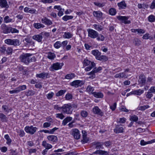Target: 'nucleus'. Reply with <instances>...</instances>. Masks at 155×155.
Returning a JSON list of instances; mask_svg holds the SVG:
<instances>
[{"mask_svg":"<svg viewBox=\"0 0 155 155\" xmlns=\"http://www.w3.org/2000/svg\"><path fill=\"white\" fill-rule=\"evenodd\" d=\"M120 110L121 111L127 112L129 110L127 109H126L125 107L124 106H121L120 107Z\"/></svg>","mask_w":155,"mask_h":155,"instance_id":"4d7b16f0","label":"nucleus"},{"mask_svg":"<svg viewBox=\"0 0 155 155\" xmlns=\"http://www.w3.org/2000/svg\"><path fill=\"white\" fill-rule=\"evenodd\" d=\"M146 93V96L147 98L150 99L153 96V94L150 91H148Z\"/></svg>","mask_w":155,"mask_h":155,"instance_id":"052dcab7","label":"nucleus"},{"mask_svg":"<svg viewBox=\"0 0 155 155\" xmlns=\"http://www.w3.org/2000/svg\"><path fill=\"white\" fill-rule=\"evenodd\" d=\"M2 108L4 109L5 111L8 112L11 110L6 105H3L2 106Z\"/></svg>","mask_w":155,"mask_h":155,"instance_id":"774afa93","label":"nucleus"},{"mask_svg":"<svg viewBox=\"0 0 155 155\" xmlns=\"http://www.w3.org/2000/svg\"><path fill=\"white\" fill-rule=\"evenodd\" d=\"M63 66V63L56 62L53 64L52 65L50 68V69L51 71L58 70L61 69Z\"/></svg>","mask_w":155,"mask_h":155,"instance_id":"39448f33","label":"nucleus"},{"mask_svg":"<svg viewBox=\"0 0 155 155\" xmlns=\"http://www.w3.org/2000/svg\"><path fill=\"white\" fill-rule=\"evenodd\" d=\"M55 117L56 118L61 120L63 119L65 117L64 116L62 113L57 114H55Z\"/></svg>","mask_w":155,"mask_h":155,"instance_id":"49530a36","label":"nucleus"},{"mask_svg":"<svg viewBox=\"0 0 155 155\" xmlns=\"http://www.w3.org/2000/svg\"><path fill=\"white\" fill-rule=\"evenodd\" d=\"M2 28L4 33L7 34L10 32V28L7 27L5 25H2Z\"/></svg>","mask_w":155,"mask_h":155,"instance_id":"a211bd4d","label":"nucleus"},{"mask_svg":"<svg viewBox=\"0 0 155 155\" xmlns=\"http://www.w3.org/2000/svg\"><path fill=\"white\" fill-rule=\"evenodd\" d=\"M94 5L99 7H102L105 5V3L104 2L101 3L99 2H94Z\"/></svg>","mask_w":155,"mask_h":155,"instance_id":"603ef678","label":"nucleus"},{"mask_svg":"<svg viewBox=\"0 0 155 155\" xmlns=\"http://www.w3.org/2000/svg\"><path fill=\"white\" fill-rule=\"evenodd\" d=\"M47 57L50 60H53L56 57L55 54L51 52H49L47 54Z\"/></svg>","mask_w":155,"mask_h":155,"instance_id":"c756f323","label":"nucleus"},{"mask_svg":"<svg viewBox=\"0 0 155 155\" xmlns=\"http://www.w3.org/2000/svg\"><path fill=\"white\" fill-rule=\"evenodd\" d=\"M34 27L37 29H39L41 28H43L45 27V26L43 24L40 23H34L33 24Z\"/></svg>","mask_w":155,"mask_h":155,"instance_id":"c85d7f7f","label":"nucleus"},{"mask_svg":"<svg viewBox=\"0 0 155 155\" xmlns=\"http://www.w3.org/2000/svg\"><path fill=\"white\" fill-rule=\"evenodd\" d=\"M144 91L143 90L139 89L137 90H134L130 92L131 94H133V95H140L143 93Z\"/></svg>","mask_w":155,"mask_h":155,"instance_id":"4468645a","label":"nucleus"},{"mask_svg":"<svg viewBox=\"0 0 155 155\" xmlns=\"http://www.w3.org/2000/svg\"><path fill=\"white\" fill-rule=\"evenodd\" d=\"M72 118L70 117H68L65 118L62 121V124L65 125L68 122L72 120Z\"/></svg>","mask_w":155,"mask_h":155,"instance_id":"393cba45","label":"nucleus"},{"mask_svg":"<svg viewBox=\"0 0 155 155\" xmlns=\"http://www.w3.org/2000/svg\"><path fill=\"white\" fill-rule=\"evenodd\" d=\"M45 146L46 147H45V149L43 151L42 153V154L43 155H45L46 154V153L47 152L48 149H51V148H52V146Z\"/></svg>","mask_w":155,"mask_h":155,"instance_id":"8fccbe9b","label":"nucleus"},{"mask_svg":"<svg viewBox=\"0 0 155 155\" xmlns=\"http://www.w3.org/2000/svg\"><path fill=\"white\" fill-rule=\"evenodd\" d=\"M66 92V90H61L58 91L56 94V96L59 97L64 94Z\"/></svg>","mask_w":155,"mask_h":155,"instance_id":"c03bdc74","label":"nucleus"},{"mask_svg":"<svg viewBox=\"0 0 155 155\" xmlns=\"http://www.w3.org/2000/svg\"><path fill=\"white\" fill-rule=\"evenodd\" d=\"M109 13L110 15H114L116 13V11L115 8H112L109 10Z\"/></svg>","mask_w":155,"mask_h":155,"instance_id":"de8ad7c7","label":"nucleus"},{"mask_svg":"<svg viewBox=\"0 0 155 155\" xmlns=\"http://www.w3.org/2000/svg\"><path fill=\"white\" fill-rule=\"evenodd\" d=\"M148 20L150 22H153L155 21V16L153 15H151L148 17Z\"/></svg>","mask_w":155,"mask_h":155,"instance_id":"5fc2aeb1","label":"nucleus"},{"mask_svg":"<svg viewBox=\"0 0 155 155\" xmlns=\"http://www.w3.org/2000/svg\"><path fill=\"white\" fill-rule=\"evenodd\" d=\"M54 47L58 49L61 46V43L60 41H56L54 45Z\"/></svg>","mask_w":155,"mask_h":155,"instance_id":"a19ab883","label":"nucleus"},{"mask_svg":"<svg viewBox=\"0 0 155 155\" xmlns=\"http://www.w3.org/2000/svg\"><path fill=\"white\" fill-rule=\"evenodd\" d=\"M89 141V138L86 136L83 137V139L81 140V142L82 144H84L87 143Z\"/></svg>","mask_w":155,"mask_h":155,"instance_id":"864d4df0","label":"nucleus"},{"mask_svg":"<svg viewBox=\"0 0 155 155\" xmlns=\"http://www.w3.org/2000/svg\"><path fill=\"white\" fill-rule=\"evenodd\" d=\"M133 43L136 46H139L141 44V41L137 38L134 39Z\"/></svg>","mask_w":155,"mask_h":155,"instance_id":"79ce46f5","label":"nucleus"},{"mask_svg":"<svg viewBox=\"0 0 155 155\" xmlns=\"http://www.w3.org/2000/svg\"><path fill=\"white\" fill-rule=\"evenodd\" d=\"M81 115L84 117H86L88 115V113L85 110H82L81 112Z\"/></svg>","mask_w":155,"mask_h":155,"instance_id":"69168bd1","label":"nucleus"},{"mask_svg":"<svg viewBox=\"0 0 155 155\" xmlns=\"http://www.w3.org/2000/svg\"><path fill=\"white\" fill-rule=\"evenodd\" d=\"M93 15L98 20L102 19L103 14L102 12L99 11H94L93 12Z\"/></svg>","mask_w":155,"mask_h":155,"instance_id":"9b49d317","label":"nucleus"},{"mask_svg":"<svg viewBox=\"0 0 155 155\" xmlns=\"http://www.w3.org/2000/svg\"><path fill=\"white\" fill-rule=\"evenodd\" d=\"M145 77L143 75H140V76L139 80V82L142 84H143L145 83L146 81Z\"/></svg>","mask_w":155,"mask_h":155,"instance_id":"f704fd0d","label":"nucleus"},{"mask_svg":"<svg viewBox=\"0 0 155 155\" xmlns=\"http://www.w3.org/2000/svg\"><path fill=\"white\" fill-rule=\"evenodd\" d=\"M94 29L98 31H101L103 29V27L99 25L94 24L93 25Z\"/></svg>","mask_w":155,"mask_h":155,"instance_id":"4c0bfd02","label":"nucleus"},{"mask_svg":"<svg viewBox=\"0 0 155 155\" xmlns=\"http://www.w3.org/2000/svg\"><path fill=\"white\" fill-rule=\"evenodd\" d=\"M48 73L43 72L36 74V77L44 79L48 78Z\"/></svg>","mask_w":155,"mask_h":155,"instance_id":"2eb2a0df","label":"nucleus"},{"mask_svg":"<svg viewBox=\"0 0 155 155\" xmlns=\"http://www.w3.org/2000/svg\"><path fill=\"white\" fill-rule=\"evenodd\" d=\"M97 60L100 61H107V60L106 56L104 55H100L97 58Z\"/></svg>","mask_w":155,"mask_h":155,"instance_id":"a18cd8bd","label":"nucleus"},{"mask_svg":"<svg viewBox=\"0 0 155 155\" xmlns=\"http://www.w3.org/2000/svg\"><path fill=\"white\" fill-rule=\"evenodd\" d=\"M92 54L96 57V59L101 55V53L97 50H94L91 51Z\"/></svg>","mask_w":155,"mask_h":155,"instance_id":"cd10ccee","label":"nucleus"},{"mask_svg":"<svg viewBox=\"0 0 155 155\" xmlns=\"http://www.w3.org/2000/svg\"><path fill=\"white\" fill-rule=\"evenodd\" d=\"M54 93L52 92H50L46 95V97L48 99L50 100L53 97Z\"/></svg>","mask_w":155,"mask_h":155,"instance_id":"3c124183","label":"nucleus"},{"mask_svg":"<svg viewBox=\"0 0 155 155\" xmlns=\"http://www.w3.org/2000/svg\"><path fill=\"white\" fill-rule=\"evenodd\" d=\"M4 22L8 23L10 22H13L15 21L14 19L11 18L8 16H6L4 18Z\"/></svg>","mask_w":155,"mask_h":155,"instance_id":"412c9836","label":"nucleus"},{"mask_svg":"<svg viewBox=\"0 0 155 155\" xmlns=\"http://www.w3.org/2000/svg\"><path fill=\"white\" fill-rule=\"evenodd\" d=\"M62 112L67 114H70L72 113L73 110L71 109V104H65L62 107Z\"/></svg>","mask_w":155,"mask_h":155,"instance_id":"7ed1b4c3","label":"nucleus"},{"mask_svg":"<svg viewBox=\"0 0 155 155\" xmlns=\"http://www.w3.org/2000/svg\"><path fill=\"white\" fill-rule=\"evenodd\" d=\"M117 18L122 22L125 24H129L131 23L130 21L128 20L129 18L128 17L119 15L117 17Z\"/></svg>","mask_w":155,"mask_h":155,"instance_id":"1a4fd4ad","label":"nucleus"},{"mask_svg":"<svg viewBox=\"0 0 155 155\" xmlns=\"http://www.w3.org/2000/svg\"><path fill=\"white\" fill-rule=\"evenodd\" d=\"M124 128L122 127H116L114 130V131L116 134L122 133L123 132Z\"/></svg>","mask_w":155,"mask_h":155,"instance_id":"5701e85b","label":"nucleus"},{"mask_svg":"<svg viewBox=\"0 0 155 155\" xmlns=\"http://www.w3.org/2000/svg\"><path fill=\"white\" fill-rule=\"evenodd\" d=\"M47 138L49 140L53 142H56L58 140L57 137L54 135H49L48 136Z\"/></svg>","mask_w":155,"mask_h":155,"instance_id":"a878e982","label":"nucleus"},{"mask_svg":"<svg viewBox=\"0 0 155 155\" xmlns=\"http://www.w3.org/2000/svg\"><path fill=\"white\" fill-rule=\"evenodd\" d=\"M12 45H19L20 44V42L19 40L17 39H12Z\"/></svg>","mask_w":155,"mask_h":155,"instance_id":"473e14b6","label":"nucleus"},{"mask_svg":"<svg viewBox=\"0 0 155 155\" xmlns=\"http://www.w3.org/2000/svg\"><path fill=\"white\" fill-rule=\"evenodd\" d=\"M99 154L101 155H109L108 152L101 150H97L93 152L92 154Z\"/></svg>","mask_w":155,"mask_h":155,"instance_id":"dca6fc26","label":"nucleus"},{"mask_svg":"<svg viewBox=\"0 0 155 155\" xmlns=\"http://www.w3.org/2000/svg\"><path fill=\"white\" fill-rule=\"evenodd\" d=\"M75 75L74 73H70L66 74L64 77V78L67 80H71L75 77Z\"/></svg>","mask_w":155,"mask_h":155,"instance_id":"b1692460","label":"nucleus"},{"mask_svg":"<svg viewBox=\"0 0 155 155\" xmlns=\"http://www.w3.org/2000/svg\"><path fill=\"white\" fill-rule=\"evenodd\" d=\"M73 35L71 33L66 32L64 33L63 37L65 38L69 39L71 38Z\"/></svg>","mask_w":155,"mask_h":155,"instance_id":"bb28decb","label":"nucleus"},{"mask_svg":"<svg viewBox=\"0 0 155 155\" xmlns=\"http://www.w3.org/2000/svg\"><path fill=\"white\" fill-rule=\"evenodd\" d=\"M95 73L92 72V71L90 72H88L87 74V75H90V76L88 78L91 79H93L95 77Z\"/></svg>","mask_w":155,"mask_h":155,"instance_id":"58836bf2","label":"nucleus"},{"mask_svg":"<svg viewBox=\"0 0 155 155\" xmlns=\"http://www.w3.org/2000/svg\"><path fill=\"white\" fill-rule=\"evenodd\" d=\"M96 38H97V40L98 41H103L105 39L104 37L101 34H98Z\"/></svg>","mask_w":155,"mask_h":155,"instance_id":"37998d69","label":"nucleus"},{"mask_svg":"<svg viewBox=\"0 0 155 155\" xmlns=\"http://www.w3.org/2000/svg\"><path fill=\"white\" fill-rule=\"evenodd\" d=\"M83 65L85 66H88L85 68L84 70L86 71H90L96 66L94 62L91 61L87 59H84L83 61Z\"/></svg>","mask_w":155,"mask_h":155,"instance_id":"f03ea898","label":"nucleus"},{"mask_svg":"<svg viewBox=\"0 0 155 155\" xmlns=\"http://www.w3.org/2000/svg\"><path fill=\"white\" fill-rule=\"evenodd\" d=\"M154 142H155V139L148 141L147 142L144 141L143 140H142L140 142V144L141 145H145L147 144H151L152 143Z\"/></svg>","mask_w":155,"mask_h":155,"instance_id":"aec40b11","label":"nucleus"},{"mask_svg":"<svg viewBox=\"0 0 155 155\" xmlns=\"http://www.w3.org/2000/svg\"><path fill=\"white\" fill-rule=\"evenodd\" d=\"M93 95L95 97L97 98H102L104 97L103 94L101 92H94Z\"/></svg>","mask_w":155,"mask_h":155,"instance_id":"4be33fe9","label":"nucleus"},{"mask_svg":"<svg viewBox=\"0 0 155 155\" xmlns=\"http://www.w3.org/2000/svg\"><path fill=\"white\" fill-rule=\"evenodd\" d=\"M71 134L73 136L74 138L78 140L80 138L81 134L80 131L77 129H72L71 132Z\"/></svg>","mask_w":155,"mask_h":155,"instance_id":"0eeeda50","label":"nucleus"},{"mask_svg":"<svg viewBox=\"0 0 155 155\" xmlns=\"http://www.w3.org/2000/svg\"><path fill=\"white\" fill-rule=\"evenodd\" d=\"M5 42L9 45H12V39H5Z\"/></svg>","mask_w":155,"mask_h":155,"instance_id":"e2e57ef3","label":"nucleus"},{"mask_svg":"<svg viewBox=\"0 0 155 155\" xmlns=\"http://www.w3.org/2000/svg\"><path fill=\"white\" fill-rule=\"evenodd\" d=\"M31 55L32 54L28 53L23 54L20 56L19 58L22 62L28 64L30 62H34L35 61V57H31Z\"/></svg>","mask_w":155,"mask_h":155,"instance_id":"f257e3e1","label":"nucleus"},{"mask_svg":"<svg viewBox=\"0 0 155 155\" xmlns=\"http://www.w3.org/2000/svg\"><path fill=\"white\" fill-rule=\"evenodd\" d=\"M43 32H42L40 34H36L33 35L32 36V38L34 40L37 41L38 42H40L42 41L43 38L42 35Z\"/></svg>","mask_w":155,"mask_h":155,"instance_id":"9d476101","label":"nucleus"},{"mask_svg":"<svg viewBox=\"0 0 155 155\" xmlns=\"http://www.w3.org/2000/svg\"><path fill=\"white\" fill-rule=\"evenodd\" d=\"M87 32L88 36L92 38H96L98 35L97 31L91 29H88Z\"/></svg>","mask_w":155,"mask_h":155,"instance_id":"6e6552de","label":"nucleus"},{"mask_svg":"<svg viewBox=\"0 0 155 155\" xmlns=\"http://www.w3.org/2000/svg\"><path fill=\"white\" fill-rule=\"evenodd\" d=\"M142 38L143 39H152L153 38L152 37H151L150 38V35L148 33H146L143 36Z\"/></svg>","mask_w":155,"mask_h":155,"instance_id":"680f3d73","label":"nucleus"},{"mask_svg":"<svg viewBox=\"0 0 155 155\" xmlns=\"http://www.w3.org/2000/svg\"><path fill=\"white\" fill-rule=\"evenodd\" d=\"M0 6L2 8H8L9 5L6 0H0Z\"/></svg>","mask_w":155,"mask_h":155,"instance_id":"6ab92c4d","label":"nucleus"},{"mask_svg":"<svg viewBox=\"0 0 155 155\" xmlns=\"http://www.w3.org/2000/svg\"><path fill=\"white\" fill-rule=\"evenodd\" d=\"M35 92L33 91L29 90L26 93V95L28 96H32L35 94Z\"/></svg>","mask_w":155,"mask_h":155,"instance_id":"09e8293b","label":"nucleus"},{"mask_svg":"<svg viewBox=\"0 0 155 155\" xmlns=\"http://www.w3.org/2000/svg\"><path fill=\"white\" fill-rule=\"evenodd\" d=\"M93 111L95 114H97L101 116L103 115V113L97 106H95L93 108Z\"/></svg>","mask_w":155,"mask_h":155,"instance_id":"f8f14e48","label":"nucleus"},{"mask_svg":"<svg viewBox=\"0 0 155 155\" xmlns=\"http://www.w3.org/2000/svg\"><path fill=\"white\" fill-rule=\"evenodd\" d=\"M130 120L136 122L138 120V117L135 115H134L130 117Z\"/></svg>","mask_w":155,"mask_h":155,"instance_id":"6e6d98bb","label":"nucleus"},{"mask_svg":"<svg viewBox=\"0 0 155 155\" xmlns=\"http://www.w3.org/2000/svg\"><path fill=\"white\" fill-rule=\"evenodd\" d=\"M117 5L119 9H125L126 8L127 5L124 1H122L117 3Z\"/></svg>","mask_w":155,"mask_h":155,"instance_id":"f3484780","label":"nucleus"},{"mask_svg":"<svg viewBox=\"0 0 155 155\" xmlns=\"http://www.w3.org/2000/svg\"><path fill=\"white\" fill-rule=\"evenodd\" d=\"M54 109L61 111L62 110V107L58 104H55L54 105Z\"/></svg>","mask_w":155,"mask_h":155,"instance_id":"338daca9","label":"nucleus"},{"mask_svg":"<svg viewBox=\"0 0 155 155\" xmlns=\"http://www.w3.org/2000/svg\"><path fill=\"white\" fill-rule=\"evenodd\" d=\"M149 107L150 106L148 105H146L143 106H139L137 107V109L138 110L143 111Z\"/></svg>","mask_w":155,"mask_h":155,"instance_id":"e433bc0d","label":"nucleus"},{"mask_svg":"<svg viewBox=\"0 0 155 155\" xmlns=\"http://www.w3.org/2000/svg\"><path fill=\"white\" fill-rule=\"evenodd\" d=\"M95 144L96 145H102L103 144L105 145H110L112 144L111 142L110 141H107L103 143L102 142H95Z\"/></svg>","mask_w":155,"mask_h":155,"instance_id":"2f4dec72","label":"nucleus"},{"mask_svg":"<svg viewBox=\"0 0 155 155\" xmlns=\"http://www.w3.org/2000/svg\"><path fill=\"white\" fill-rule=\"evenodd\" d=\"M102 69V68L101 67H99L98 68H94L92 70V72H94L95 73H96L99 72Z\"/></svg>","mask_w":155,"mask_h":155,"instance_id":"0e129e2a","label":"nucleus"},{"mask_svg":"<svg viewBox=\"0 0 155 155\" xmlns=\"http://www.w3.org/2000/svg\"><path fill=\"white\" fill-rule=\"evenodd\" d=\"M0 118L3 121H6L7 120V117L2 114H0Z\"/></svg>","mask_w":155,"mask_h":155,"instance_id":"13d9d810","label":"nucleus"},{"mask_svg":"<svg viewBox=\"0 0 155 155\" xmlns=\"http://www.w3.org/2000/svg\"><path fill=\"white\" fill-rule=\"evenodd\" d=\"M73 18V16L71 15H65L64 16L62 19L65 21H67L68 20L72 19Z\"/></svg>","mask_w":155,"mask_h":155,"instance_id":"ea45409f","label":"nucleus"},{"mask_svg":"<svg viewBox=\"0 0 155 155\" xmlns=\"http://www.w3.org/2000/svg\"><path fill=\"white\" fill-rule=\"evenodd\" d=\"M65 98L66 100H70L72 99V95L71 94L68 93L66 94L65 96Z\"/></svg>","mask_w":155,"mask_h":155,"instance_id":"bf43d9fd","label":"nucleus"},{"mask_svg":"<svg viewBox=\"0 0 155 155\" xmlns=\"http://www.w3.org/2000/svg\"><path fill=\"white\" fill-rule=\"evenodd\" d=\"M86 91L89 93V94H93V92L94 91V88L91 86H88L86 89Z\"/></svg>","mask_w":155,"mask_h":155,"instance_id":"72a5a7b5","label":"nucleus"},{"mask_svg":"<svg viewBox=\"0 0 155 155\" xmlns=\"http://www.w3.org/2000/svg\"><path fill=\"white\" fill-rule=\"evenodd\" d=\"M41 21L42 23L48 25H51L52 22L51 21L45 17L41 19Z\"/></svg>","mask_w":155,"mask_h":155,"instance_id":"ddd939ff","label":"nucleus"},{"mask_svg":"<svg viewBox=\"0 0 155 155\" xmlns=\"http://www.w3.org/2000/svg\"><path fill=\"white\" fill-rule=\"evenodd\" d=\"M16 88L18 90V92L19 93L21 91L26 89L27 88V87L26 85H22Z\"/></svg>","mask_w":155,"mask_h":155,"instance_id":"c9c22d12","label":"nucleus"},{"mask_svg":"<svg viewBox=\"0 0 155 155\" xmlns=\"http://www.w3.org/2000/svg\"><path fill=\"white\" fill-rule=\"evenodd\" d=\"M38 128L33 126H26L24 128V130L26 133L31 135L34 134L36 132Z\"/></svg>","mask_w":155,"mask_h":155,"instance_id":"20e7f679","label":"nucleus"},{"mask_svg":"<svg viewBox=\"0 0 155 155\" xmlns=\"http://www.w3.org/2000/svg\"><path fill=\"white\" fill-rule=\"evenodd\" d=\"M84 83V81H83L76 80L70 83V85L72 86L77 88L79 87H81Z\"/></svg>","mask_w":155,"mask_h":155,"instance_id":"423d86ee","label":"nucleus"},{"mask_svg":"<svg viewBox=\"0 0 155 155\" xmlns=\"http://www.w3.org/2000/svg\"><path fill=\"white\" fill-rule=\"evenodd\" d=\"M116 78H126L127 77V75L124 73H120L117 74L114 76Z\"/></svg>","mask_w":155,"mask_h":155,"instance_id":"7c9ffc66","label":"nucleus"}]
</instances>
